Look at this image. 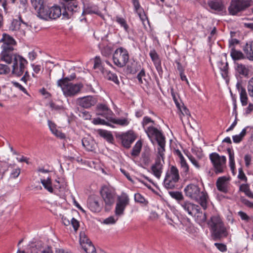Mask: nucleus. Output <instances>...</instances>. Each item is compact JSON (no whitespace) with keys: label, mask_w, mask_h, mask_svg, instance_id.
<instances>
[{"label":"nucleus","mask_w":253,"mask_h":253,"mask_svg":"<svg viewBox=\"0 0 253 253\" xmlns=\"http://www.w3.org/2000/svg\"><path fill=\"white\" fill-rule=\"evenodd\" d=\"M90 242L91 241L84 234V235H81L80 243L81 246Z\"/></svg>","instance_id":"55"},{"label":"nucleus","mask_w":253,"mask_h":253,"mask_svg":"<svg viewBox=\"0 0 253 253\" xmlns=\"http://www.w3.org/2000/svg\"><path fill=\"white\" fill-rule=\"evenodd\" d=\"M20 22L17 19H13L9 27L10 30L12 31H16L20 29Z\"/></svg>","instance_id":"43"},{"label":"nucleus","mask_w":253,"mask_h":253,"mask_svg":"<svg viewBox=\"0 0 253 253\" xmlns=\"http://www.w3.org/2000/svg\"><path fill=\"white\" fill-rule=\"evenodd\" d=\"M212 164L214 171L216 174L224 172L226 162V158L224 156H220L217 153H212L209 156Z\"/></svg>","instance_id":"7"},{"label":"nucleus","mask_w":253,"mask_h":253,"mask_svg":"<svg viewBox=\"0 0 253 253\" xmlns=\"http://www.w3.org/2000/svg\"><path fill=\"white\" fill-rule=\"evenodd\" d=\"M41 182L43 185L44 189L50 193H54V190L52 184V181L50 178L48 177L47 179H41Z\"/></svg>","instance_id":"27"},{"label":"nucleus","mask_w":253,"mask_h":253,"mask_svg":"<svg viewBox=\"0 0 253 253\" xmlns=\"http://www.w3.org/2000/svg\"><path fill=\"white\" fill-rule=\"evenodd\" d=\"M134 200L136 202L141 204H146L147 203L145 198L140 193H136L134 195Z\"/></svg>","instance_id":"46"},{"label":"nucleus","mask_w":253,"mask_h":253,"mask_svg":"<svg viewBox=\"0 0 253 253\" xmlns=\"http://www.w3.org/2000/svg\"><path fill=\"white\" fill-rule=\"evenodd\" d=\"M142 148V143L140 141H137L133 147L131 154L134 157L138 156Z\"/></svg>","instance_id":"34"},{"label":"nucleus","mask_w":253,"mask_h":253,"mask_svg":"<svg viewBox=\"0 0 253 253\" xmlns=\"http://www.w3.org/2000/svg\"><path fill=\"white\" fill-rule=\"evenodd\" d=\"M96 110L98 112L97 115L105 117L108 120L113 114V112L109 107L104 104L99 103L96 106Z\"/></svg>","instance_id":"16"},{"label":"nucleus","mask_w":253,"mask_h":253,"mask_svg":"<svg viewBox=\"0 0 253 253\" xmlns=\"http://www.w3.org/2000/svg\"><path fill=\"white\" fill-rule=\"evenodd\" d=\"M248 90L249 95L253 97V78H251L248 82Z\"/></svg>","instance_id":"50"},{"label":"nucleus","mask_w":253,"mask_h":253,"mask_svg":"<svg viewBox=\"0 0 253 253\" xmlns=\"http://www.w3.org/2000/svg\"><path fill=\"white\" fill-rule=\"evenodd\" d=\"M100 194L105 203V211H109L115 203L114 192L107 186H104L100 190Z\"/></svg>","instance_id":"11"},{"label":"nucleus","mask_w":253,"mask_h":253,"mask_svg":"<svg viewBox=\"0 0 253 253\" xmlns=\"http://www.w3.org/2000/svg\"><path fill=\"white\" fill-rule=\"evenodd\" d=\"M31 3L36 10L43 4V0H31Z\"/></svg>","instance_id":"45"},{"label":"nucleus","mask_w":253,"mask_h":253,"mask_svg":"<svg viewBox=\"0 0 253 253\" xmlns=\"http://www.w3.org/2000/svg\"><path fill=\"white\" fill-rule=\"evenodd\" d=\"M142 159L143 163L146 165H148L151 161L149 154L146 153L142 154Z\"/></svg>","instance_id":"58"},{"label":"nucleus","mask_w":253,"mask_h":253,"mask_svg":"<svg viewBox=\"0 0 253 253\" xmlns=\"http://www.w3.org/2000/svg\"><path fill=\"white\" fill-rule=\"evenodd\" d=\"M116 21L121 25V27L124 28L126 32H128L129 26L127 25L126 20L124 18L116 16Z\"/></svg>","instance_id":"37"},{"label":"nucleus","mask_w":253,"mask_h":253,"mask_svg":"<svg viewBox=\"0 0 253 253\" xmlns=\"http://www.w3.org/2000/svg\"><path fill=\"white\" fill-rule=\"evenodd\" d=\"M241 201L246 206L253 209V202L249 201L244 197L241 198Z\"/></svg>","instance_id":"56"},{"label":"nucleus","mask_w":253,"mask_h":253,"mask_svg":"<svg viewBox=\"0 0 253 253\" xmlns=\"http://www.w3.org/2000/svg\"><path fill=\"white\" fill-rule=\"evenodd\" d=\"M98 132L99 135L105 138L108 142H111L113 140V136L110 132L102 129H99Z\"/></svg>","instance_id":"36"},{"label":"nucleus","mask_w":253,"mask_h":253,"mask_svg":"<svg viewBox=\"0 0 253 253\" xmlns=\"http://www.w3.org/2000/svg\"><path fill=\"white\" fill-rule=\"evenodd\" d=\"M227 151L229 155V167L232 173L234 174L236 170L234 153L232 148L230 147L228 148Z\"/></svg>","instance_id":"24"},{"label":"nucleus","mask_w":253,"mask_h":253,"mask_svg":"<svg viewBox=\"0 0 253 253\" xmlns=\"http://www.w3.org/2000/svg\"><path fill=\"white\" fill-rule=\"evenodd\" d=\"M79 105L85 108H88L94 106L97 103V99L92 96H84L78 99Z\"/></svg>","instance_id":"15"},{"label":"nucleus","mask_w":253,"mask_h":253,"mask_svg":"<svg viewBox=\"0 0 253 253\" xmlns=\"http://www.w3.org/2000/svg\"><path fill=\"white\" fill-rule=\"evenodd\" d=\"M146 77L145 71L144 69H141L140 72L137 75V79L138 81V83L140 84H143L146 83V80L145 77Z\"/></svg>","instance_id":"39"},{"label":"nucleus","mask_w":253,"mask_h":253,"mask_svg":"<svg viewBox=\"0 0 253 253\" xmlns=\"http://www.w3.org/2000/svg\"><path fill=\"white\" fill-rule=\"evenodd\" d=\"M238 214L243 220L248 221L250 219V217L244 211H240Z\"/></svg>","instance_id":"60"},{"label":"nucleus","mask_w":253,"mask_h":253,"mask_svg":"<svg viewBox=\"0 0 253 253\" xmlns=\"http://www.w3.org/2000/svg\"><path fill=\"white\" fill-rule=\"evenodd\" d=\"M149 55L154 64L161 62L159 55L155 49L150 50Z\"/></svg>","instance_id":"38"},{"label":"nucleus","mask_w":253,"mask_h":253,"mask_svg":"<svg viewBox=\"0 0 253 253\" xmlns=\"http://www.w3.org/2000/svg\"><path fill=\"white\" fill-rule=\"evenodd\" d=\"M92 123L94 125H105L108 126H112L111 124L107 122H106L104 120L100 119L99 118H97L96 119H94L92 121Z\"/></svg>","instance_id":"47"},{"label":"nucleus","mask_w":253,"mask_h":253,"mask_svg":"<svg viewBox=\"0 0 253 253\" xmlns=\"http://www.w3.org/2000/svg\"><path fill=\"white\" fill-rule=\"evenodd\" d=\"M0 42H3L1 45L2 50L0 55V60L7 64H10L11 63V55L14 54L13 46L16 45V42L12 37L6 34H3Z\"/></svg>","instance_id":"2"},{"label":"nucleus","mask_w":253,"mask_h":253,"mask_svg":"<svg viewBox=\"0 0 253 253\" xmlns=\"http://www.w3.org/2000/svg\"><path fill=\"white\" fill-rule=\"evenodd\" d=\"M109 121L114 124L122 126H126L129 124V121L126 118L116 119L111 117V118L109 119Z\"/></svg>","instance_id":"32"},{"label":"nucleus","mask_w":253,"mask_h":253,"mask_svg":"<svg viewBox=\"0 0 253 253\" xmlns=\"http://www.w3.org/2000/svg\"><path fill=\"white\" fill-rule=\"evenodd\" d=\"M60 2L62 8V19H69L74 13L79 11L80 7L77 0H62Z\"/></svg>","instance_id":"5"},{"label":"nucleus","mask_w":253,"mask_h":253,"mask_svg":"<svg viewBox=\"0 0 253 253\" xmlns=\"http://www.w3.org/2000/svg\"><path fill=\"white\" fill-rule=\"evenodd\" d=\"M76 74L75 73L72 74L69 77L59 79L57 81V85H61V84H64L66 83H70L69 81H71L76 78Z\"/></svg>","instance_id":"40"},{"label":"nucleus","mask_w":253,"mask_h":253,"mask_svg":"<svg viewBox=\"0 0 253 253\" xmlns=\"http://www.w3.org/2000/svg\"><path fill=\"white\" fill-rule=\"evenodd\" d=\"M82 145L87 150L90 151L91 150L92 147L90 146L88 141L85 139H82Z\"/></svg>","instance_id":"63"},{"label":"nucleus","mask_w":253,"mask_h":253,"mask_svg":"<svg viewBox=\"0 0 253 253\" xmlns=\"http://www.w3.org/2000/svg\"><path fill=\"white\" fill-rule=\"evenodd\" d=\"M193 215L196 216V220L197 222L199 224L204 223L207 219L206 213L201 212L200 210H199L197 211H196Z\"/></svg>","instance_id":"31"},{"label":"nucleus","mask_w":253,"mask_h":253,"mask_svg":"<svg viewBox=\"0 0 253 253\" xmlns=\"http://www.w3.org/2000/svg\"><path fill=\"white\" fill-rule=\"evenodd\" d=\"M49 19H56L60 16H62V8L61 5L53 6L50 7L49 12Z\"/></svg>","instance_id":"20"},{"label":"nucleus","mask_w":253,"mask_h":253,"mask_svg":"<svg viewBox=\"0 0 253 253\" xmlns=\"http://www.w3.org/2000/svg\"><path fill=\"white\" fill-rule=\"evenodd\" d=\"M244 159L245 163V166L247 168H249L251 165L252 156L250 154H247L245 155Z\"/></svg>","instance_id":"51"},{"label":"nucleus","mask_w":253,"mask_h":253,"mask_svg":"<svg viewBox=\"0 0 253 253\" xmlns=\"http://www.w3.org/2000/svg\"><path fill=\"white\" fill-rule=\"evenodd\" d=\"M106 72L107 73V74L105 75L106 78L108 80L112 81L117 84H119L118 77L115 74L112 73L110 71L108 72L106 71Z\"/></svg>","instance_id":"42"},{"label":"nucleus","mask_w":253,"mask_h":253,"mask_svg":"<svg viewBox=\"0 0 253 253\" xmlns=\"http://www.w3.org/2000/svg\"><path fill=\"white\" fill-rule=\"evenodd\" d=\"M140 69V65L137 62L133 61L127 65L126 72L131 74H134Z\"/></svg>","instance_id":"25"},{"label":"nucleus","mask_w":253,"mask_h":253,"mask_svg":"<svg viewBox=\"0 0 253 253\" xmlns=\"http://www.w3.org/2000/svg\"><path fill=\"white\" fill-rule=\"evenodd\" d=\"M10 72V68L6 65L0 64V74H6Z\"/></svg>","instance_id":"52"},{"label":"nucleus","mask_w":253,"mask_h":253,"mask_svg":"<svg viewBox=\"0 0 253 253\" xmlns=\"http://www.w3.org/2000/svg\"><path fill=\"white\" fill-rule=\"evenodd\" d=\"M243 49L247 58L250 60H253V40L247 42Z\"/></svg>","instance_id":"23"},{"label":"nucleus","mask_w":253,"mask_h":253,"mask_svg":"<svg viewBox=\"0 0 253 253\" xmlns=\"http://www.w3.org/2000/svg\"><path fill=\"white\" fill-rule=\"evenodd\" d=\"M230 55L234 61L243 59L246 58L244 54L241 51L236 50L234 47L231 49Z\"/></svg>","instance_id":"29"},{"label":"nucleus","mask_w":253,"mask_h":253,"mask_svg":"<svg viewBox=\"0 0 253 253\" xmlns=\"http://www.w3.org/2000/svg\"><path fill=\"white\" fill-rule=\"evenodd\" d=\"M70 223L72 224L75 231L78 230L79 226V222L75 218L73 217L71 219Z\"/></svg>","instance_id":"54"},{"label":"nucleus","mask_w":253,"mask_h":253,"mask_svg":"<svg viewBox=\"0 0 253 253\" xmlns=\"http://www.w3.org/2000/svg\"><path fill=\"white\" fill-rule=\"evenodd\" d=\"M214 245L220 251L222 252H225L227 250L226 245L223 244L216 243L214 244Z\"/></svg>","instance_id":"62"},{"label":"nucleus","mask_w":253,"mask_h":253,"mask_svg":"<svg viewBox=\"0 0 253 253\" xmlns=\"http://www.w3.org/2000/svg\"><path fill=\"white\" fill-rule=\"evenodd\" d=\"M145 132L147 134L149 139L153 144L156 141L159 146L158 148V155L155 159V163L151 166L152 173L157 178L159 179L161 177L164 162L165 147L166 144L165 137L162 131L158 129L153 126H150L145 128Z\"/></svg>","instance_id":"1"},{"label":"nucleus","mask_w":253,"mask_h":253,"mask_svg":"<svg viewBox=\"0 0 253 253\" xmlns=\"http://www.w3.org/2000/svg\"><path fill=\"white\" fill-rule=\"evenodd\" d=\"M61 87L64 94L66 96H73L78 94L83 87V84L81 83L73 84L66 83L58 85Z\"/></svg>","instance_id":"12"},{"label":"nucleus","mask_w":253,"mask_h":253,"mask_svg":"<svg viewBox=\"0 0 253 253\" xmlns=\"http://www.w3.org/2000/svg\"><path fill=\"white\" fill-rule=\"evenodd\" d=\"M238 177L242 181H247V178L242 168H240L239 169V174Z\"/></svg>","instance_id":"59"},{"label":"nucleus","mask_w":253,"mask_h":253,"mask_svg":"<svg viewBox=\"0 0 253 253\" xmlns=\"http://www.w3.org/2000/svg\"><path fill=\"white\" fill-rule=\"evenodd\" d=\"M11 56V62H13L12 73L17 77H20L24 73L28 62L22 56L16 54H13Z\"/></svg>","instance_id":"6"},{"label":"nucleus","mask_w":253,"mask_h":253,"mask_svg":"<svg viewBox=\"0 0 253 253\" xmlns=\"http://www.w3.org/2000/svg\"><path fill=\"white\" fill-rule=\"evenodd\" d=\"M132 2L135 12L138 14L140 19L143 21L146 18V15L145 14H142L144 11L141 7L138 0H132Z\"/></svg>","instance_id":"26"},{"label":"nucleus","mask_w":253,"mask_h":253,"mask_svg":"<svg viewBox=\"0 0 253 253\" xmlns=\"http://www.w3.org/2000/svg\"><path fill=\"white\" fill-rule=\"evenodd\" d=\"M250 5L249 0H231L228 7L230 15H236L238 13L245 10Z\"/></svg>","instance_id":"10"},{"label":"nucleus","mask_w":253,"mask_h":253,"mask_svg":"<svg viewBox=\"0 0 253 253\" xmlns=\"http://www.w3.org/2000/svg\"><path fill=\"white\" fill-rule=\"evenodd\" d=\"M129 201L128 196L125 193L118 197L115 211L116 216H120L124 214L126 207L129 204Z\"/></svg>","instance_id":"13"},{"label":"nucleus","mask_w":253,"mask_h":253,"mask_svg":"<svg viewBox=\"0 0 253 253\" xmlns=\"http://www.w3.org/2000/svg\"><path fill=\"white\" fill-rule=\"evenodd\" d=\"M169 194L173 199L177 201H181L183 199V196L181 192L179 191H169Z\"/></svg>","instance_id":"41"},{"label":"nucleus","mask_w":253,"mask_h":253,"mask_svg":"<svg viewBox=\"0 0 253 253\" xmlns=\"http://www.w3.org/2000/svg\"><path fill=\"white\" fill-rule=\"evenodd\" d=\"M102 55L105 57H109L112 54V48L110 46H105L101 50Z\"/></svg>","instance_id":"48"},{"label":"nucleus","mask_w":253,"mask_h":253,"mask_svg":"<svg viewBox=\"0 0 253 253\" xmlns=\"http://www.w3.org/2000/svg\"><path fill=\"white\" fill-rule=\"evenodd\" d=\"M218 66L221 71V74L224 79H226L228 77V64L226 62L224 63L221 61L218 63Z\"/></svg>","instance_id":"28"},{"label":"nucleus","mask_w":253,"mask_h":253,"mask_svg":"<svg viewBox=\"0 0 253 253\" xmlns=\"http://www.w3.org/2000/svg\"><path fill=\"white\" fill-rule=\"evenodd\" d=\"M180 178L179 171L177 168L172 166L170 168L169 171L166 173L164 184L167 189H173Z\"/></svg>","instance_id":"8"},{"label":"nucleus","mask_w":253,"mask_h":253,"mask_svg":"<svg viewBox=\"0 0 253 253\" xmlns=\"http://www.w3.org/2000/svg\"><path fill=\"white\" fill-rule=\"evenodd\" d=\"M180 205L183 209L187 211L188 214L191 216H193L196 211H197L199 210H201L199 206L188 201L181 202Z\"/></svg>","instance_id":"19"},{"label":"nucleus","mask_w":253,"mask_h":253,"mask_svg":"<svg viewBox=\"0 0 253 253\" xmlns=\"http://www.w3.org/2000/svg\"><path fill=\"white\" fill-rule=\"evenodd\" d=\"M240 98L243 106H246L248 104V98L246 90L245 88H242L241 90H240Z\"/></svg>","instance_id":"33"},{"label":"nucleus","mask_w":253,"mask_h":253,"mask_svg":"<svg viewBox=\"0 0 253 253\" xmlns=\"http://www.w3.org/2000/svg\"><path fill=\"white\" fill-rule=\"evenodd\" d=\"M28 5L27 0H20L19 8L21 9L23 13L27 11Z\"/></svg>","instance_id":"49"},{"label":"nucleus","mask_w":253,"mask_h":253,"mask_svg":"<svg viewBox=\"0 0 253 253\" xmlns=\"http://www.w3.org/2000/svg\"><path fill=\"white\" fill-rule=\"evenodd\" d=\"M180 111L181 114H180V117L181 119H182V116L181 115L183 116H187L188 117L189 116H190V112L189 110L183 104H182V105L181 106V107L179 109Z\"/></svg>","instance_id":"44"},{"label":"nucleus","mask_w":253,"mask_h":253,"mask_svg":"<svg viewBox=\"0 0 253 253\" xmlns=\"http://www.w3.org/2000/svg\"><path fill=\"white\" fill-rule=\"evenodd\" d=\"M101 200L99 197L95 195L88 197L87 201V206L89 209L93 212H99L103 207L102 204H100Z\"/></svg>","instance_id":"14"},{"label":"nucleus","mask_w":253,"mask_h":253,"mask_svg":"<svg viewBox=\"0 0 253 253\" xmlns=\"http://www.w3.org/2000/svg\"><path fill=\"white\" fill-rule=\"evenodd\" d=\"M208 224L212 231L214 240H219L228 236L226 228L219 216H212Z\"/></svg>","instance_id":"3"},{"label":"nucleus","mask_w":253,"mask_h":253,"mask_svg":"<svg viewBox=\"0 0 253 253\" xmlns=\"http://www.w3.org/2000/svg\"><path fill=\"white\" fill-rule=\"evenodd\" d=\"M149 123H152L153 124H155V122L153 121L150 118L147 116L144 117L142 122V125L143 128H144L145 126L148 124Z\"/></svg>","instance_id":"57"},{"label":"nucleus","mask_w":253,"mask_h":253,"mask_svg":"<svg viewBox=\"0 0 253 253\" xmlns=\"http://www.w3.org/2000/svg\"><path fill=\"white\" fill-rule=\"evenodd\" d=\"M134 140L135 138L131 134L126 133L121 136L122 144L126 148H129Z\"/></svg>","instance_id":"22"},{"label":"nucleus","mask_w":253,"mask_h":253,"mask_svg":"<svg viewBox=\"0 0 253 253\" xmlns=\"http://www.w3.org/2000/svg\"><path fill=\"white\" fill-rule=\"evenodd\" d=\"M93 67L94 69L99 68L100 70L102 69L101 66V61L99 57L96 56L95 57Z\"/></svg>","instance_id":"53"},{"label":"nucleus","mask_w":253,"mask_h":253,"mask_svg":"<svg viewBox=\"0 0 253 253\" xmlns=\"http://www.w3.org/2000/svg\"><path fill=\"white\" fill-rule=\"evenodd\" d=\"M12 83L15 87L18 88L20 90H21L26 94L29 95L26 89L19 83L16 82H12Z\"/></svg>","instance_id":"61"},{"label":"nucleus","mask_w":253,"mask_h":253,"mask_svg":"<svg viewBox=\"0 0 253 253\" xmlns=\"http://www.w3.org/2000/svg\"><path fill=\"white\" fill-rule=\"evenodd\" d=\"M181 174L182 176H186L189 174V169L186 160L180 162Z\"/></svg>","instance_id":"35"},{"label":"nucleus","mask_w":253,"mask_h":253,"mask_svg":"<svg viewBox=\"0 0 253 253\" xmlns=\"http://www.w3.org/2000/svg\"><path fill=\"white\" fill-rule=\"evenodd\" d=\"M50 10V7L43 5L41 7L37 9V11L38 13V16L41 18V19H44L46 20H49V12Z\"/></svg>","instance_id":"21"},{"label":"nucleus","mask_w":253,"mask_h":253,"mask_svg":"<svg viewBox=\"0 0 253 253\" xmlns=\"http://www.w3.org/2000/svg\"><path fill=\"white\" fill-rule=\"evenodd\" d=\"M236 70L239 73L240 75L247 77L249 75V70L245 66V65L239 64L238 63H236Z\"/></svg>","instance_id":"30"},{"label":"nucleus","mask_w":253,"mask_h":253,"mask_svg":"<svg viewBox=\"0 0 253 253\" xmlns=\"http://www.w3.org/2000/svg\"><path fill=\"white\" fill-rule=\"evenodd\" d=\"M250 189L249 186L247 184H242L240 186L239 190L244 193H246Z\"/></svg>","instance_id":"64"},{"label":"nucleus","mask_w":253,"mask_h":253,"mask_svg":"<svg viewBox=\"0 0 253 253\" xmlns=\"http://www.w3.org/2000/svg\"><path fill=\"white\" fill-rule=\"evenodd\" d=\"M208 4L211 9L217 12H222L226 9L222 0H210Z\"/></svg>","instance_id":"18"},{"label":"nucleus","mask_w":253,"mask_h":253,"mask_svg":"<svg viewBox=\"0 0 253 253\" xmlns=\"http://www.w3.org/2000/svg\"><path fill=\"white\" fill-rule=\"evenodd\" d=\"M129 59L128 52L126 49L121 47L118 48L113 55L114 63L119 67H123L126 66Z\"/></svg>","instance_id":"9"},{"label":"nucleus","mask_w":253,"mask_h":253,"mask_svg":"<svg viewBox=\"0 0 253 253\" xmlns=\"http://www.w3.org/2000/svg\"><path fill=\"white\" fill-rule=\"evenodd\" d=\"M184 192L186 196L198 202L204 209H207L208 195L201 192L198 185L190 184L185 187Z\"/></svg>","instance_id":"4"},{"label":"nucleus","mask_w":253,"mask_h":253,"mask_svg":"<svg viewBox=\"0 0 253 253\" xmlns=\"http://www.w3.org/2000/svg\"><path fill=\"white\" fill-rule=\"evenodd\" d=\"M229 180V179L225 176L218 177L216 182V186L218 190L224 193H227L228 191Z\"/></svg>","instance_id":"17"}]
</instances>
